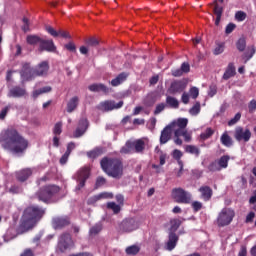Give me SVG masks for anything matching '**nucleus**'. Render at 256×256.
Segmentation results:
<instances>
[{"label": "nucleus", "instance_id": "13d9d810", "mask_svg": "<svg viewBox=\"0 0 256 256\" xmlns=\"http://www.w3.org/2000/svg\"><path fill=\"white\" fill-rule=\"evenodd\" d=\"M86 130L85 129H81V128H76L75 132H74V137L75 139H79V137H83V135H85Z\"/></svg>", "mask_w": 256, "mask_h": 256}, {"label": "nucleus", "instance_id": "f257e3e1", "mask_svg": "<svg viewBox=\"0 0 256 256\" xmlns=\"http://www.w3.org/2000/svg\"><path fill=\"white\" fill-rule=\"evenodd\" d=\"M0 144L2 149L10 151L14 155H21L24 151H27L29 140L25 139L17 129L7 128L0 134Z\"/></svg>", "mask_w": 256, "mask_h": 256}, {"label": "nucleus", "instance_id": "e433bc0d", "mask_svg": "<svg viewBox=\"0 0 256 256\" xmlns=\"http://www.w3.org/2000/svg\"><path fill=\"white\" fill-rule=\"evenodd\" d=\"M220 141L224 147H231L233 145V139H231V136L227 132L222 134Z\"/></svg>", "mask_w": 256, "mask_h": 256}, {"label": "nucleus", "instance_id": "aec40b11", "mask_svg": "<svg viewBox=\"0 0 256 256\" xmlns=\"http://www.w3.org/2000/svg\"><path fill=\"white\" fill-rule=\"evenodd\" d=\"M101 199H113V193L110 192H102L95 196H92L88 199V204L93 205V203H97V201H101Z\"/></svg>", "mask_w": 256, "mask_h": 256}, {"label": "nucleus", "instance_id": "e2e57ef3", "mask_svg": "<svg viewBox=\"0 0 256 256\" xmlns=\"http://www.w3.org/2000/svg\"><path fill=\"white\" fill-rule=\"evenodd\" d=\"M65 49H67V51L75 53L77 51V46H75V43L69 42L68 44H65Z\"/></svg>", "mask_w": 256, "mask_h": 256}, {"label": "nucleus", "instance_id": "423d86ee", "mask_svg": "<svg viewBox=\"0 0 256 256\" xmlns=\"http://www.w3.org/2000/svg\"><path fill=\"white\" fill-rule=\"evenodd\" d=\"M235 219V210L233 208H223L216 219L218 227H227Z\"/></svg>", "mask_w": 256, "mask_h": 256}, {"label": "nucleus", "instance_id": "0e129e2a", "mask_svg": "<svg viewBox=\"0 0 256 256\" xmlns=\"http://www.w3.org/2000/svg\"><path fill=\"white\" fill-rule=\"evenodd\" d=\"M162 111H165V103H160L156 106L154 110V115H159Z\"/></svg>", "mask_w": 256, "mask_h": 256}, {"label": "nucleus", "instance_id": "c756f323", "mask_svg": "<svg viewBox=\"0 0 256 256\" xmlns=\"http://www.w3.org/2000/svg\"><path fill=\"white\" fill-rule=\"evenodd\" d=\"M229 161H231L230 155L221 156L220 159L217 160L220 170L227 169V167H229Z\"/></svg>", "mask_w": 256, "mask_h": 256}, {"label": "nucleus", "instance_id": "a211bd4d", "mask_svg": "<svg viewBox=\"0 0 256 256\" xmlns=\"http://www.w3.org/2000/svg\"><path fill=\"white\" fill-rule=\"evenodd\" d=\"M46 31L52 37H63V39H71V34H69V32H67L65 30L56 31V30H54L53 27L47 26Z\"/></svg>", "mask_w": 256, "mask_h": 256}, {"label": "nucleus", "instance_id": "9b49d317", "mask_svg": "<svg viewBox=\"0 0 256 256\" xmlns=\"http://www.w3.org/2000/svg\"><path fill=\"white\" fill-rule=\"evenodd\" d=\"M90 175H91V170L89 169V167H83L77 172L78 185L76 189L78 191H81V189L85 187V183H87V179H89Z\"/></svg>", "mask_w": 256, "mask_h": 256}, {"label": "nucleus", "instance_id": "7ed1b4c3", "mask_svg": "<svg viewBox=\"0 0 256 256\" xmlns=\"http://www.w3.org/2000/svg\"><path fill=\"white\" fill-rule=\"evenodd\" d=\"M49 73V62L42 61L35 68L31 67V63H22V69L20 71L21 77L25 81H33L35 77H45Z\"/></svg>", "mask_w": 256, "mask_h": 256}, {"label": "nucleus", "instance_id": "a18cd8bd", "mask_svg": "<svg viewBox=\"0 0 256 256\" xmlns=\"http://www.w3.org/2000/svg\"><path fill=\"white\" fill-rule=\"evenodd\" d=\"M236 47H237L238 51H240V52L245 51V49L247 47V41L245 40V38L238 39V41L236 43Z\"/></svg>", "mask_w": 256, "mask_h": 256}, {"label": "nucleus", "instance_id": "cd10ccee", "mask_svg": "<svg viewBox=\"0 0 256 256\" xmlns=\"http://www.w3.org/2000/svg\"><path fill=\"white\" fill-rule=\"evenodd\" d=\"M120 153L122 155H131L132 153H135L133 141H127L125 145L120 149Z\"/></svg>", "mask_w": 256, "mask_h": 256}, {"label": "nucleus", "instance_id": "c85d7f7f", "mask_svg": "<svg viewBox=\"0 0 256 256\" xmlns=\"http://www.w3.org/2000/svg\"><path fill=\"white\" fill-rule=\"evenodd\" d=\"M189 120L187 118H179L176 122H173L170 127L172 129H186Z\"/></svg>", "mask_w": 256, "mask_h": 256}, {"label": "nucleus", "instance_id": "58836bf2", "mask_svg": "<svg viewBox=\"0 0 256 256\" xmlns=\"http://www.w3.org/2000/svg\"><path fill=\"white\" fill-rule=\"evenodd\" d=\"M141 251V248L137 245L128 246L125 249L126 255H137Z\"/></svg>", "mask_w": 256, "mask_h": 256}, {"label": "nucleus", "instance_id": "c9c22d12", "mask_svg": "<svg viewBox=\"0 0 256 256\" xmlns=\"http://www.w3.org/2000/svg\"><path fill=\"white\" fill-rule=\"evenodd\" d=\"M166 105L171 109H179V100L173 96L166 97Z\"/></svg>", "mask_w": 256, "mask_h": 256}, {"label": "nucleus", "instance_id": "79ce46f5", "mask_svg": "<svg viewBox=\"0 0 256 256\" xmlns=\"http://www.w3.org/2000/svg\"><path fill=\"white\" fill-rule=\"evenodd\" d=\"M189 113L192 116L199 115L201 113V102H196L190 109Z\"/></svg>", "mask_w": 256, "mask_h": 256}, {"label": "nucleus", "instance_id": "dca6fc26", "mask_svg": "<svg viewBox=\"0 0 256 256\" xmlns=\"http://www.w3.org/2000/svg\"><path fill=\"white\" fill-rule=\"evenodd\" d=\"M27 95V89L21 86H14L8 92V97H13L14 99H21Z\"/></svg>", "mask_w": 256, "mask_h": 256}, {"label": "nucleus", "instance_id": "c03bdc74", "mask_svg": "<svg viewBox=\"0 0 256 256\" xmlns=\"http://www.w3.org/2000/svg\"><path fill=\"white\" fill-rule=\"evenodd\" d=\"M85 45L87 47H99V40L95 37H90L85 40Z\"/></svg>", "mask_w": 256, "mask_h": 256}, {"label": "nucleus", "instance_id": "20e7f679", "mask_svg": "<svg viewBox=\"0 0 256 256\" xmlns=\"http://www.w3.org/2000/svg\"><path fill=\"white\" fill-rule=\"evenodd\" d=\"M100 165L108 177H113V179L123 177V161L121 159L104 157L100 161Z\"/></svg>", "mask_w": 256, "mask_h": 256}, {"label": "nucleus", "instance_id": "f3484780", "mask_svg": "<svg viewBox=\"0 0 256 256\" xmlns=\"http://www.w3.org/2000/svg\"><path fill=\"white\" fill-rule=\"evenodd\" d=\"M173 133V128L168 125L162 131L160 135V145H165L171 141V135Z\"/></svg>", "mask_w": 256, "mask_h": 256}, {"label": "nucleus", "instance_id": "9d476101", "mask_svg": "<svg viewBox=\"0 0 256 256\" xmlns=\"http://www.w3.org/2000/svg\"><path fill=\"white\" fill-rule=\"evenodd\" d=\"M69 225H71V218L69 216H55L52 218V227L56 231L65 229Z\"/></svg>", "mask_w": 256, "mask_h": 256}, {"label": "nucleus", "instance_id": "7c9ffc66", "mask_svg": "<svg viewBox=\"0 0 256 256\" xmlns=\"http://www.w3.org/2000/svg\"><path fill=\"white\" fill-rule=\"evenodd\" d=\"M134 146V153H143L145 151V141L138 139L132 142Z\"/></svg>", "mask_w": 256, "mask_h": 256}, {"label": "nucleus", "instance_id": "052dcab7", "mask_svg": "<svg viewBox=\"0 0 256 256\" xmlns=\"http://www.w3.org/2000/svg\"><path fill=\"white\" fill-rule=\"evenodd\" d=\"M172 129H174V137H183L186 131L184 128H172Z\"/></svg>", "mask_w": 256, "mask_h": 256}, {"label": "nucleus", "instance_id": "4468645a", "mask_svg": "<svg viewBox=\"0 0 256 256\" xmlns=\"http://www.w3.org/2000/svg\"><path fill=\"white\" fill-rule=\"evenodd\" d=\"M121 107H123V101L116 103L113 100H106L99 105L101 111H113L114 109H121Z\"/></svg>", "mask_w": 256, "mask_h": 256}, {"label": "nucleus", "instance_id": "3c124183", "mask_svg": "<svg viewBox=\"0 0 256 256\" xmlns=\"http://www.w3.org/2000/svg\"><path fill=\"white\" fill-rule=\"evenodd\" d=\"M191 207H192L194 213H197L203 209V203H201L199 201H194V202H192Z\"/></svg>", "mask_w": 256, "mask_h": 256}, {"label": "nucleus", "instance_id": "2eb2a0df", "mask_svg": "<svg viewBox=\"0 0 256 256\" xmlns=\"http://www.w3.org/2000/svg\"><path fill=\"white\" fill-rule=\"evenodd\" d=\"M39 51H47L48 53H55L57 51V46L53 40L42 39L39 45Z\"/></svg>", "mask_w": 256, "mask_h": 256}, {"label": "nucleus", "instance_id": "b1692460", "mask_svg": "<svg viewBox=\"0 0 256 256\" xmlns=\"http://www.w3.org/2000/svg\"><path fill=\"white\" fill-rule=\"evenodd\" d=\"M235 75H237L235 64L230 62L222 76V79H224V81H229V79H231V77H235Z\"/></svg>", "mask_w": 256, "mask_h": 256}, {"label": "nucleus", "instance_id": "69168bd1", "mask_svg": "<svg viewBox=\"0 0 256 256\" xmlns=\"http://www.w3.org/2000/svg\"><path fill=\"white\" fill-rule=\"evenodd\" d=\"M180 69L182 70V73H189V71H191V66L187 62H183Z\"/></svg>", "mask_w": 256, "mask_h": 256}, {"label": "nucleus", "instance_id": "2f4dec72", "mask_svg": "<svg viewBox=\"0 0 256 256\" xmlns=\"http://www.w3.org/2000/svg\"><path fill=\"white\" fill-rule=\"evenodd\" d=\"M51 91H53V88L51 86H45L40 89L34 90L32 92V97H33V99H37V97H39V95H43L45 93H51Z\"/></svg>", "mask_w": 256, "mask_h": 256}, {"label": "nucleus", "instance_id": "bb28decb", "mask_svg": "<svg viewBox=\"0 0 256 256\" xmlns=\"http://www.w3.org/2000/svg\"><path fill=\"white\" fill-rule=\"evenodd\" d=\"M127 77H128L127 73L125 72L120 73L118 77L111 80L112 87H119L121 83H125V81H127Z\"/></svg>", "mask_w": 256, "mask_h": 256}, {"label": "nucleus", "instance_id": "37998d69", "mask_svg": "<svg viewBox=\"0 0 256 256\" xmlns=\"http://www.w3.org/2000/svg\"><path fill=\"white\" fill-rule=\"evenodd\" d=\"M207 169L210 173H216L217 171H221V168H220L219 163L217 162V160L212 161L208 165Z\"/></svg>", "mask_w": 256, "mask_h": 256}, {"label": "nucleus", "instance_id": "09e8293b", "mask_svg": "<svg viewBox=\"0 0 256 256\" xmlns=\"http://www.w3.org/2000/svg\"><path fill=\"white\" fill-rule=\"evenodd\" d=\"M235 19L239 22L245 21V19H247V13H245L244 11H237L235 13Z\"/></svg>", "mask_w": 256, "mask_h": 256}, {"label": "nucleus", "instance_id": "774afa93", "mask_svg": "<svg viewBox=\"0 0 256 256\" xmlns=\"http://www.w3.org/2000/svg\"><path fill=\"white\" fill-rule=\"evenodd\" d=\"M22 21L24 23V25L22 26V30L24 31V33H27V31H29V19L24 17Z\"/></svg>", "mask_w": 256, "mask_h": 256}, {"label": "nucleus", "instance_id": "5701e85b", "mask_svg": "<svg viewBox=\"0 0 256 256\" xmlns=\"http://www.w3.org/2000/svg\"><path fill=\"white\" fill-rule=\"evenodd\" d=\"M199 192L201 193V198L203 201H211L213 197V189L209 186H202L199 188Z\"/></svg>", "mask_w": 256, "mask_h": 256}, {"label": "nucleus", "instance_id": "1a4fd4ad", "mask_svg": "<svg viewBox=\"0 0 256 256\" xmlns=\"http://www.w3.org/2000/svg\"><path fill=\"white\" fill-rule=\"evenodd\" d=\"M119 229L122 233H132L139 229V222L135 218H126L120 223Z\"/></svg>", "mask_w": 256, "mask_h": 256}, {"label": "nucleus", "instance_id": "5fc2aeb1", "mask_svg": "<svg viewBox=\"0 0 256 256\" xmlns=\"http://www.w3.org/2000/svg\"><path fill=\"white\" fill-rule=\"evenodd\" d=\"M88 128H89V121L85 118L81 119L78 123V129H84L85 131H87Z\"/></svg>", "mask_w": 256, "mask_h": 256}, {"label": "nucleus", "instance_id": "f704fd0d", "mask_svg": "<svg viewBox=\"0 0 256 256\" xmlns=\"http://www.w3.org/2000/svg\"><path fill=\"white\" fill-rule=\"evenodd\" d=\"M42 40L43 38L37 35H28L26 37V43H28V45H41Z\"/></svg>", "mask_w": 256, "mask_h": 256}, {"label": "nucleus", "instance_id": "49530a36", "mask_svg": "<svg viewBox=\"0 0 256 256\" xmlns=\"http://www.w3.org/2000/svg\"><path fill=\"white\" fill-rule=\"evenodd\" d=\"M102 229H103V227L101 226V224H96L90 228L89 233L92 236L99 235V233H101Z\"/></svg>", "mask_w": 256, "mask_h": 256}, {"label": "nucleus", "instance_id": "39448f33", "mask_svg": "<svg viewBox=\"0 0 256 256\" xmlns=\"http://www.w3.org/2000/svg\"><path fill=\"white\" fill-rule=\"evenodd\" d=\"M61 192V187L55 184H49L41 187L34 195V199H38V201H42V203H55V199H57V195Z\"/></svg>", "mask_w": 256, "mask_h": 256}, {"label": "nucleus", "instance_id": "338daca9", "mask_svg": "<svg viewBox=\"0 0 256 256\" xmlns=\"http://www.w3.org/2000/svg\"><path fill=\"white\" fill-rule=\"evenodd\" d=\"M20 256H35V252L31 248H26Z\"/></svg>", "mask_w": 256, "mask_h": 256}, {"label": "nucleus", "instance_id": "864d4df0", "mask_svg": "<svg viewBox=\"0 0 256 256\" xmlns=\"http://www.w3.org/2000/svg\"><path fill=\"white\" fill-rule=\"evenodd\" d=\"M9 193H12V195H17L19 193H23V188L17 185H13L9 188Z\"/></svg>", "mask_w": 256, "mask_h": 256}, {"label": "nucleus", "instance_id": "6ab92c4d", "mask_svg": "<svg viewBox=\"0 0 256 256\" xmlns=\"http://www.w3.org/2000/svg\"><path fill=\"white\" fill-rule=\"evenodd\" d=\"M179 241V236L176 233L169 232L168 241L166 243V247L168 251H173L175 247H177V243Z\"/></svg>", "mask_w": 256, "mask_h": 256}, {"label": "nucleus", "instance_id": "4c0bfd02", "mask_svg": "<svg viewBox=\"0 0 256 256\" xmlns=\"http://www.w3.org/2000/svg\"><path fill=\"white\" fill-rule=\"evenodd\" d=\"M185 151L186 153H190V155H195L196 157H199V155L201 154V150L199 149V147L194 145H187L185 147Z\"/></svg>", "mask_w": 256, "mask_h": 256}, {"label": "nucleus", "instance_id": "6e6d98bb", "mask_svg": "<svg viewBox=\"0 0 256 256\" xmlns=\"http://www.w3.org/2000/svg\"><path fill=\"white\" fill-rule=\"evenodd\" d=\"M240 120H241V113L238 112L231 120H229L228 122L229 127L235 125Z\"/></svg>", "mask_w": 256, "mask_h": 256}, {"label": "nucleus", "instance_id": "412c9836", "mask_svg": "<svg viewBox=\"0 0 256 256\" xmlns=\"http://www.w3.org/2000/svg\"><path fill=\"white\" fill-rule=\"evenodd\" d=\"M30 175H33L31 168H25L16 173V178L21 183H25V181L29 179Z\"/></svg>", "mask_w": 256, "mask_h": 256}, {"label": "nucleus", "instance_id": "393cba45", "mask_svg": "<svg viewBox=\"0 0 256 256\" xmlns=\"http://www.w3.org/2000/svg\"><path fill=\"white\" fill-rule=\"evenodd\" d=\"M214 15H216L215 25H219L221 23V17H223V7L219 6L217 0L214 1Z\"/></svg>", "mask_w": 256, "mask_h": 256}, {"label": "nucleus", "instance_id": "ddd939ff", "mask_svg": "<svg viewBox=\"0 0 256 256\" xmlns=\"http://www.w3.org/2000/svg\"><path fill=\"white\" fill-rule=\"evenodd\" d=\"M187 89V82L183 80H176L170 84L167 92L169 95H177L179 93H183Z\"/></svg>", "mask_w": 256, "mask_h": 256}, {"label": "nucleus", "instance_id": "6e6552de", "mask_svg": "<svg viewBox=\"0 0 256 256\" xmlns=\"http://www.w3.org/2000/svg\"><path fill=\"white\" fill-rule=\"evenodd\" d=\"M71 245H73L71 234L64 232L58 237L57 249L60 253H65L67 249L71 248Z\"/></svg>", "mask_w": 256, "mask_h": 256}, {"label": "nucleus", "instance_id": "f03ea898", "mask_svg": "<svg viewBox=\"0 0 256 256\" xmlns=\"http://www.w3.org/2000/svg\"><path fill=\"white\" fill-rule=\"evenodd\" d=\"M43 215H45V210L39 206H28L21 217L20 224L17 228L18 235H23V233H27L31 231L38 222L43 219Z\"/></svg>", "mask_w": 256, "mask_h": 256}, {"label": "nucleus", "instance_id": "4be33fe9", "mask_svg": "<svg viewBox=\"0 0 256 256\" xmlns=\"http://www.w3.org/2000/svg\"><path fill=\"white\" fill-rule=\"evenodd\" d=\"M89 91H92L93 93H100V91L102 93H105L107 95V93H109L111 91V89L109 87H107L105 84H91L88 87Z\"/></svg>", "mask_w": 256, "mask_h": 256}, {"label": "nucleus", "instance_id": "f8f14e48", "mask_svg": "<svg viewBox=\"0 0 256 256\" xmlns=\"http://www.w3.org/2000/svg\"><path fill=\"white\" fill-rule=\"evenodd\" d=\"M234 138L236 141H244V143H248L251 139V130L249 128L244 129L241 126L235 128Z\"/></svg>", "mask_w": 256, "mask_h": 256}, {"label": "nucleus", "instance_id": "ea45409f", "mask_svg": "<svg viewBox=\"0 0 256 256\" xmlns=\"http://www.w3.org/2000/svg\"><path fill=\"white\" fill-rule=\"evenodd\" d=\"M107 209H110L113 211L115 215L119 214L121 212V206L115 202H108L107 203Z\"/></svg>", "mask_w": 256, "mask_h": 256}, {"label": "nucleus", "instance_id": "de8ad7c7", "mask_svg": "<svg viewBox=\"0 0 256 256\" xmlns=\"http://www.w3.org/2000/svg\"><path fill=\"white\" fill-rule=\"evenodd\" d=\"M53 133L57 136V135H61V133H63V122H57L54 125V129H53Z\"/></svg>", "mask_w": 256, "mask_h": 256}, {"label": "nucleus", "instance_id": "a19ab883", "mask_svg": "<svg viewBox=\"0 0 256 256\" xmlns=\"http://www.w3.org/2000/svg\"><path fill=\"white\" fill-rule=\"evenodd\" d=\"M215 131L211 128H207L203 133L200 134V139L202 141H207V139H210V137H213Z\"/></svg>", "mask_w": 256, "mask_h": 256}, {"label": "nucleus", "instance_id": "603ef678", "mask_svg": "<svg viewBox=\"0 0 256 256\" xmlns=\"http://www.w3.org/2000/svg\"><path fill=\"white\" fill-rule=\"evenodd\" d=\"M105 183H107V179H105V177H103V176H99L96 179L95 188L99 189V187H103V185H105Z\"/></svg>", "mask_w": 256, "mask_h": 256}, {"label": "nucleus", "instance_id": "a878e982", "mask_svg": "<svg viewBox=\"0 0 256 256\" xmlns=\"http://www.w3.org/2000/svg\"><path fill=\"white\" fill-rule=\"evenodd\" d=\"M79 107V98L77 96H73L68 102H67V113H73L75 109Z\"/></svg>", "mask_w": 256, "mask_h": 256}, {"label": "nucleus", "instance_id": "680f3d73", "mask_svg": "<svg viewBox=\"0 0 256 256\" xmlns=\"http://www.w3.org/2000/svg\"><path fill=\"white\" fill-rule=\"evenodd\" d=\"M237 27V25H235L234 23H229L227 26H226V29H225V33L226 35H231V32L232 31H235V28Z\"/></svg>", "mask_w": 256, "mask_h": 256}, {"label": "nucleus", "instance_id": "8fccbe9b", "mask_svg": "<svg viewBox=\"0 0 256 256\" xmlns=\"http://www.w3.org/2000/svg\"><path fill=\"white\" fill-rule=\"evenodd\" d=\"M192 99H197L199 97V88L193 86L189 89V94H188Z\"/></svg>", "mask_w": 256, "mask_h": 256}, {"label": "nucleus", "instance_id": "0eeeda50", "mask_svg": "<svg viewBox=\"0 0 256 256\" xmlns=\"http://www.w3.org/2000/svg\"><path fill=\"white\" fill-rule=\"evenodd\" d=\"M172 198L176 203L189 205V203H191L192 195L191 193L185 191L183 188H174L172 190Z\"/></svg>", "mask_w": 256, "mask_h": 256}, {"label": "nucleus", "instance_id": "72a5a7b5", "mask_svg": "<svg viewBox=\"0 0 256 256\" xmlns=\"http://www.w3.org/2000/svg\"><path fill=\"white\" fill-rule=\"evenodd\" d=\"M183 222L180 219L174 218L170 220L169 233H175Z\"/></svg>", "mask_w": 256, "mask_h": 256}, {"label": "nucleus", "instance_id": "bf43d9fd", "mask_svg": "<svg viewBox=\"0 0 256 256\" xmlns=\"http://www.w3.org/2000/svg\"><path fill=\"white\" fill-rule=\"evenodd\" d=\"M248 111H249V113H255V111H256V100L255 99H253L249 102Z\"/></svg>", "mask_w": 256, "mask_h": 256}, {"label": "nucleus", "instance_id": "4d7b16f0", "mask_svg": "<svg viewBox=\"0 0 256 256\" xmlns=\"http://www.w3.org/2000/svg\"><path fill=\"white\" fill-rule=\"evenodd\" d=\"M172 157L173 159H175V161H179V159L183 157V152H181V150L179 149H175L172 153Z\"/></svg>", "mask_w": 256, "mask_h": 256}, {"label": "nucleus", "instance_id": "473e14b6", "mask_svg": "<svg viewBox=\"0 0 256 256\" xmlns=\"http://www.w3.org/2000/svg\"><path fill=\"white\" fill-rule=\"evenodd\" d=\"M88 159H97V157H101L103 155V149L97 147L93 150H90L86 153Z\"/></svg>", "mask_w": 256, "mask_h": 256}]
</instances>
